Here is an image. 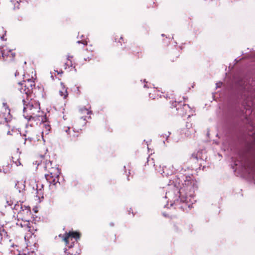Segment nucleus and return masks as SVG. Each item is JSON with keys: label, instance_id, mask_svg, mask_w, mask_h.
I'll return each mask as SVG.
<instances>
[{"label": "nucleus", "instance_id": "9d476101", "mask_svg": "<svg viewBox=\"0 0 255 255\" xmlns=\"http://www.w3.org/2000/svg\"><path fill=\"white\" fill-rule=\"evenodd\" d=\"M61 89L59 90V94L64 99H66L68 96L67 89L65 88L62 83H61Z\"/></svg>", "mask_w": 255, "mask_h": 255}, {"label": "nucleus", "instance_id": "20e7f679", "mask_svg": "<svg viewBox=\"0 0 255 255\" xmlns=\"http://www.w3.org/2000/svg\"><path fill=\"white\" fill-rule=\"evenodd\" d=\"M59 237L62 238V240L67 246L71 248L74 243L79 239L80 234L76 232H69L68 233L65 234L64 236L60 235Z\"/></svg>", "mask_w": 255, "mask_h": 255}, {"label": "nucleus", "instance_id": "1a4fd4ad", "mask_svg": "<svg viewBox=\"0 0 255 255\" xmlns=\"http://www.w3.org/2000/svg\"><path fill=\"white\" fill-rule=\"evenodd\" d=\"M65 131L71 137L74 138L78 135V132H76L74 130H71L70 127L65 128Z\"/></svg>", "mask_w": 255, "mask_h": 255}, {"label": "nucleus", "instance_id": "aec40b11", "mask_svg": "<svg viewBox=\"0 0 255 255\" xmlns=\"http://www.w3.org/2000/svg\"><path fill=\"white\" fill-rule=\"evenodd\" d=\"M28 139H30V140L31 139H37V140H39V139L37 138V137H36V138H34V137H28Z\"/></svg>", "mask_w": 255, "mask_h": 255}, {"label": "nucleus", "instance_id": "a211bd4d", "mask_svg": "<svg viewBox=\"0 0 255 255\" xmlns=\"http://www.w3.org/2000/svg\"><path fill=\"white\" fill-rule=\"evenodd\" d=\"M78 43H82L84 45H86L87 44V42L86 41H83L82 42L80 41H78L77 42Z\"/></svg>", "mask_w": 255, "mask_h": 255}, {"label": "nucleus", "instance_id": "2eb2a0df", "mask_svg": "<svg viewBox=\"0 0 255 255\" xmlns=\"http://www.w3.org/2000/svg\"><path fill=\"white\" fill-rule=\"evenodd\" d=\"M7 121L6 120H3L2 119V116H1V114H0V124L4 123L7 122Z\"/></svg>", "mask_w": 255, "mask_h": 255}, {"label": "nucleus", "instance_id": "4468645a", "mask_svg": "<svg viewBox=\"0 0 255 255\" xmlns=\"http://www.w3.org/2000/svg\"><path fill=\"white\" fill-rule=\"evenodd\" d=\"M81 113L83 114H87V115H89L91 114V111H89L86 108H83L80 110Z\"/></svg>", "mask_w": 255, "mask_h": 255}, {"label": "nucleus", "instance_id": "9b49d317", "mask_svg": "<svg viewBox=\"0 0 255 255\" xmlns=\"http://www.w3.org/2000/svg\"><path fill=\"white\" fill-rule=\"evenodd\" d=\"M189 106L188 105H184L182 108L179 109L178 108V110L179 111V114L181 115H184L187 114V111L189 110Z\"/></svg>", "mask_w": 255, "mask_h": 255}, {"label": "nucleus", "instance_id": "f8f14e48", "mask_svg": "<svg viewBox=\"0 0 255 255\" xmlns=\"http://www.w3.org/2000/svg\"><path fill=\"white\" fill-rule=\"evenodd\" d=\"M173 171H168L167 170V168L166 167H164L163 168V172L162 173H161V174H162V175L164 176H168L169 175H171L173 173Z\"/></svg>", "mask_w": 255, "mask_h": 255}, {"label": "nucleus", "instance_id": "f257e3e1", "mask_svg": "<svg viewBox=\"0 0 255 255\" xmlns=\"http://www.w3.org/2000/svg\"><path fill=\"white\" fill-rule=\"evenodd\" d=\"M23 112L24 117L28 123L32 125L34 123L36 125L38 122L46 119L44 113L40 111L39 104L32 101L27 104H24Z\"/></svg>", "mask_w": 255, "mask_h": 255}, {"label": "nucleus", "instance_id": "6e6552de", "mask_svg": "<svg viewBox=\"0 0 255 255\" xmlns=\"http://www.w3.org/2000/svg\"><path fill=\"white\" fill-rule=\"evenodd\" d=\"M1 54L2 57L5 60H12L15 56V53L11 50L7 49H3Z\"/></svg>", "mask_w": 255, "mask_h": 255}, {"label": "nucleus", "instance_id": "412c9836", "mask_svg": "<svg viewBox=\"0 0 255 255\" xmlns=\"http://www.w3.org/2000/svg\"><path fill=\"white\" fill-rule=\"evenodd\" d=\"M80 250H78V249H76V254H80Z\"/></svg>", "mask_w": 255, "mask_h": 255}, {"label": "nucleus", "instance_id": "423d86ee", "mask_svg": "<svg viewBox=\"0 0 255 255\" xmlns=\"http://www.w3.org/2000/svg\"><path fill=\"white\" fill-rule=\"evenodd\" d=\"M38 124H40V127L41 128V137L43 141L45 142V139L44 138L46 137V135L49 134L51 130L50 125H49V123L46 121V119L44 120L43 121L38 122Z\"/></svg>", "mask_w": 255, "mask_h": 255}, {"label": "nucleus", "instance_id": "f3484780", "mask_svg": "<svg viewBox=\"0 0 255 255\" xmlns=\"http://www.w3.org/2000/svg\"><path fill=\"white\" fill-rule=\"evenodd\" d=\"M14 132L13 130H11V131L7 130L6 134L7 135H12V132Z\"/></svg>", "mask_w": 255, "mask_h": 255}, {"label": "nucleus", "instance_id": "39448f33", "mask_svg": "<svg viewBox=\"0 0 255 255\" xmlns=\"http://www.w3.org/2000/svg\"><path fill=\"white\" fill-rule=\"evenodd\" d=\"M19 85L21 86L19 89L20 93H24L26 95L30 93L33 86H34V82L31 79H28L27 82L24 81L23 83H19Z\"/></svg>", "mask_w": 255, "mask_h": 255}, {"label": "nucleus", "instance_id": "5701e85b", "mask_svg": "<svg viewBox=\"0 0 255 255\" xmlns=\"http://www.w3.org/2000/svg\"><path fill=\"white\" fill-rule=\"evenodd\" d=\"M3 37H3V36H1V39L2 40H3Z\"/></svg>", "mask_w": 255, "mask_h": 255}, {"label": "nucleus", "instance_id": "b1692460", "mask_svg": "<svg viewBox=\"0 0 255 255\" xmlns=\"http://www.w3.org/2000/svg\"><path fill=\"white\" fill-rule=\"evenodd\" d=\"M17 72H15V76L17 75Z\"/></svg>", "mask_w": 255, "mask_h": 255}, {"label": "nucleus", "instance_id": "0eeeda50", "mask_svg": "<svg viewBox=\"0 0 255 255\" xmlns=\"http://www.w3.org/2000/svg\"><path fill=\"white\" fill-rule=\"evenodd\" d=\"M1 116H2L3 120H6L8 121L11 119L10 109L6 103H3L1 110Z\"/></svg>", "mask_w": 255, "mask_h": 255}, {"label": "nucleus", "instance_id": "6ab92c4d", "mask_svg": "<svg viewBox=\"0 0 255 255\" xmlns=\"http://www.w3.org/2000/svg\"><path fill=\"white\" fill-rule=\"evenodd\" d=\"M15 163L16 165H17V166H18L21 164L19 160H17V161H15Z\"/></svg>", "mask_w": 255, "mask_h": 255}, {"label": "nucleus", "instance_id": "4be33fe9", "mask_svg": "<svg viewBox=\"0 0 255 255\" xmlns=\"http://www.w3.org/2000/svg\"><path fill=\"white\" fill-rule=\"evenodd\" d=\"M217 86L220 87V85H221V83H217Z\"/></svg>", "mask_w": 255, "mask_h": 255}, {"label": "nucleus", "instance_id": "ddd939ff", "mask_svg": "<svg viewBox=\"0 0 255 255\" xmlns=\"http://www.w3.org/2000/svg\"><path fill=\"white\" fill-rule=\"evenodd\" d=\"M71 58H72V56H67L68 61L65 63L66 65H67L68 66H71L72 65V61L71 60Z\"/></svg>", "mask_w": 255, "mask_h": 255}, {"label": "nucleus", "instance_id": "7ed1b4c3", "mask_svg": "<svg viewBox=\"0 0 255 255\" xmlns=\"http://www.w3.org/2000/svg\"><path fill=\"white\" fill-rule=\"evenodd\" d=\"M60 174L58 167H51L48 170V173L45 175V178L50 185H55L59 181Z\"/></svg>", "mask_w": 255, "mask_h": 255}, {"label": "nucleus", "instance_id": "dca6fc26", "mask_svg": "<svg viewBox=\"0 0 255 255\" xmlns=\"http://www.w3.org/2000/svg\"><path fill=\"white\" fill-rule=\"evenodd\" d=\"M165 198L169 199L171 198V195L170 192H168L166 193Z\"/></svg>", "mask_w": 255, "mask_h": 255}, {"label": "nucleus", "instance_id": "f03ea898", "mask_svg": "<svg viewBox=\"0 0 255 255\" xmlns=\"http://www.w3.org/2000/svg\"><path fill=\"white\" fill-rule=\"evenodd\" d=\"M25 208V210H22V211L19 213V215L20 216L23 214H25L26 217H24V219L22 218L21 222L18 221L16 224L17 226H20L22 228H23L25 231L29 232V233H27V235L25 236L24 238L25 239L26 237L28 236V235H31L34 234V232L36 230L33 227L32 225L33 224L32 223H30L28 221V219L30 217L31 214L30 208L26 207Z\"/></svg>", "mask_w": 255, "mask_h": 255}]
</instances>
